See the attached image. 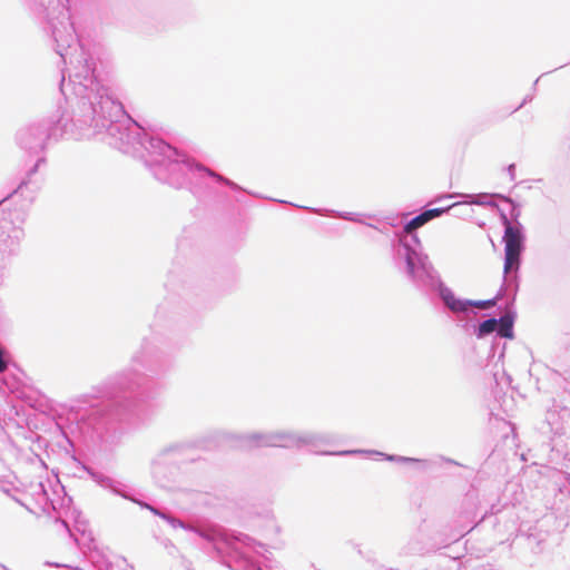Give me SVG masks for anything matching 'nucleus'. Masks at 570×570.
<instances>
[{"label":"nucleus","mask_w":570,"mask_h":570,"mask_svg":"<svg viewBox=\"0 0 570 570\" xmlns=\"http://www.w3.org/2000/svg\"><path fill=\"white\" fill-rule=\"evenodd\" d=\"M505 232L503 240L505 244V262L504 273H509L513 268H518L521 253L522 235L518 227L511 225V223L504 219Z\"/></svg>","instance_id":"f257e3e1"},{"label":"nucleus","mask_w":570,"mask_h":570,"mask_svg":"<svg viewBox=\"0 0 570 570\" xmlns=\"http://www.w3.org/2000/svg\"><path fill=\"white\" fill-rule=\"evenodd\" d=\"M446 306L453 312H465L469 308V301H461L452 293L443 295Z\"/></svg>","instance_id":"f03ea898"},{"label":"nucleus","mask_w":570,"mask_h":570,"mask_svg":"<svg viewBox=\"0 0 570 570\" xmlns=\"http://www.w3.org/2000/svg\"><path fill=\"white\" fill-rule=\"evenodd\" d=\"M498 333L502 337L512 338L513 337V320L509 315H504L498 322Z\"/></svg>","instance_id":"7ed1b4c3"},{"label":"nucleus","mask_w":570,"mask_h":570,"mask_svg":"<svg viewBox=\"0 0 570 570\" xmlns=\"http://www.w3.org/2000/svg\"><path fill=\"white\" fill-rule=\"evenodd\" d=\"M425 223H428L425 216L422 214L417 215L416 217H414L413 219H411L406 225H405V232L406 233H412L413 230H415L416 228L423 226Z\"/></svg>","instance_id":"20e7f679"},{"label":"nucleus","mask_w":570,"mask_h":570,"mask_svg":"<svg viewBox=\"0 0 570 570\" xmlns=\"http://www.w3.org/2000/svg\"><path fill=\"white\" fill-rule=\"evenodd\" d=\"M497 326H498V321L494 320V318H490V320H487L484 322H482L479 326V334L480 335H487V334H490L492 333L493 331L497 330Z\"/></svg>","instance_id":"39448f33"},{"label":"nucleus","mask_w":570,"mask_h":570,"mask_svg":"<svg viewBox=\"0 0 570 570\" xmlns=\"http://www.w3.org/2000/svg\"><path fill=\"white\" fill-rule=\"evenodd\" d=\"M497 303V298L487 299V301H469V307H476L480 309H487L489 307L494 306Z\"/></svg>","instance_id":"423d86ee"},{"label":"nucleus","mask_w":570,"mask_h":570,"mask_svg":"<svg viewBox=\"0 0 570 570\" xmlns=\"http://www.w3.org/2000/svg\"><path fill=\"white\" fill-rule=\"evenodd\" d=\"M443 212H444V209L434 208V209H429V210L423 212V215L425 216L426 220L429 222L432 218L440 216Z\"/></svg>","instance_id":"0eeeda50"}]
</instances>
